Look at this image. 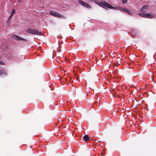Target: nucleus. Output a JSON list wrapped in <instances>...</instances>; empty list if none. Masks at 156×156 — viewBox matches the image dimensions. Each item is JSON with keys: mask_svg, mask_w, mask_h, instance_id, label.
I'll return each instance as SVG.
<instances>
[{"mask_svg": "<svg viewBox=\"0 0 156 156\" xmlns=\"http://www.w3.org/2000/svg\"><path fill=\"white\" fill-rule=\"evenodd\" d=\"M26 31L30 34L41 36L42 35L41 32L39 31L35 28H29L27 29Z\"/></svg>", "mask_w": 156, "mask_h": 156, "instance_id": "2", "label": "nucleus"}, {"mask_svg": "<svg viewBox=\"0 0 156 156\" xmlns=\"http://www.w3.org/2000/svg\"><path fill=\"white\" fill-rule=\"evenodd\" d=\"M58 17L63 18H65V16L64 15L59 14Z\"/></svg>", "mask_w": 156, "mask_h": 156, "instance_id": "13", "label": "nucleus"}, {"mask_svg": "<svg viewBox=\"0 0 156 156\" xmlns=\"http://www.w3.org/2000/svg\"><path fill=\"white\" fill-rule=\"evenodd\" d=\"M62 50L61 49V48H59V51H61Z\"/></svg>", "mask_w": 156, "mask_h": 156, "instance_id": "21", "label": "nucleus"}, {"mask_svg": "<svg viewBox=\"0 0 156 156\" xmlns=\"http://www.w3.org/2000/svg\"><path fill=\"white\" fill-rule=\"evenodd\" d=\"M80 95H79V98H85V94L83 93L81 90H80L79 91Z\"/></svg>", "mask_w": 156, "mask_h": 156, "instance_id": "6", "label": "nucleus"}, {"mask_svg": "<svg viewBox=\"0 0 156 156\" xmlns=\"http://www.w3.org/2000/svg\"><path fill=\"white\" fill-rule=\"evenodd\" d=\"M148 9V6L147 5H145L143 7L141 10V11L142 12H145V10L147 9Z\"/></svg>", "mask_w": 156, "mask_h": 156, "instance_id": "10", "label": "nucleus"}, {"mask_svg": "<svg viewBox=\"0 0 156 156\" xmlns=\"http://www.w3.org/2000/svg\"><path fill=\"white\" fill-rule=\"evenodd\" d=\"M155 16V15L153 14L147 13L146 16V18L149 19H151L153 18Z\"/></svg>", "mask_w": 156, "mask_h": 156, "instance_id": "5", "label": "nucleus"}, {"mask_svg": "<svg viewBox=\"0 0 156 156\" xmlns=\"http://www.w3.org/2000/svg\"><path fill=\"white\" fill-rule=\"evenodd\" d=\"M59 47H60V48H61V47H62V46H59Z\"/></svg>", "mask_w": 156, "mask_h": 156, "instance_id": "23", "label": "nucleus"}, {"mask_svg": "<svg viewBox=\"0 0 156 156\" xmlns=\"http://www.w3.org/2000/svg\"><path fill=\"white\" fill-rule=\"evenodd\" d=\"M83 139L85 140L86 142L90 141V138L87 135H85L83 136Z\"/></svg>", "mask_w": 156, "mask_h": 156, "instance_id": "8", "label": "nucleus"}, {"mask_svg": "<svg viewBox=\"0 0 156 156\" xmlns=\"http://www.w3.org/2000/svg\"><path fill=\"white\" fill-rule=\"evenodd\" d=\"M12 37L13 39H16L18 40H23L24 39L22 37H20L19 36L17 35H13L12 36Z\"/></svg>", "mask_w": 156, "mask_h": 156, "instance_id": "4", "label": "nucleus"}, {"mask_svg": "<svg viewBox=\"0 0 156 156\" xmlns=\"http://www.w3.org/2000/svg\"><path fill=\"white\" fill-rule=\"evenodd\" d=\"M98 5L99 6H101L105 8V7L112 9H114L116 8V9H118L119 10L121 9H122L121 8L118 7H115L113 6H112L111 5L109 4L106 3L105 1H103L102 2H101L100 3H98Z\"/></svg>", "mask_w": 156, "mask_h": 156, "instance_id": "1", "label": "nucleus"}, {"mask_svg": "<svg viewBox=\"0 0 156 156\" xmlns=\"http://www.w3.org/2000/svg\"><path fill=\"white\" fill-rule=\"evenodd\" d=\"M21 0H18V2H20L21 1Z\"/></svg>", "mask_w": 156, "mask_h": 156, "instance_id": "20", "label": "nucleus"}, {"mask_svg": "<svg viewBox=\"0 0 156 156\" xmlns=\"http://www.w3.org/2000/svg\"><path fill=\"white\" fill-rule=\"evenodd\" d=\"M0 64L3 65L4 64V63L0 61Z\"/></svg>", "mask_w": 156, "mask_h": 156, "instance_id": "18", "label": "nucleus"}, {"mask_svg": "<svg viewBox=\"0 0 156 156\" xmlns=\"http://www.w3.org/2000/svg\"><path fill=\"white\" fill-rule=\"evenodd\" d=\"M123 11L126 12L129 15H131L132 13L131 12V11L129 10L128 9H127L126 8H124L122 9Z\"/></svg>", "mask_w": 156, "mask_h": 156, "instance_id": "9", "label": "nucleus"}, {"mask_svg": "<svg viewBox=\"0 0 156 156\" xmlns=\"http://www.w3.org/2000/svg\"><path fill=\"white\" fill-rule=\"evenodd\" d=\"M147 13H140L139 15L141 17L144 18H146V16Z\"/></svg>", "mask_w": 156, "mask_h": 156, "instance_id": "11", "label": "nucleus"}, {"mask_svg": "<svg viewBox=\"0 0 156 156\" xmlns=\"http://www.w3.org/2000/svg\"><path fill=\"white\" fill-rule=\"evenodd\" d=\"M76 79H77V80H78V78H76Z\"/></svg>", "mask_w": 156, "mask_h": 156, "instance_id": "24", "label": "nucleus"}, {"mask_svg": "<svg viewBox=\"0 0 156 156\" xmlns=\"http://www.w3.org/2000/svg\"><path fill=\"white\" fill-rule=\"evenodd\" d=\"M103 153H104V154L105 153V152H104V149H103V150H102V152L101 153H102V155H103L102 154Z\"/></svg>", "mask_w": 156, "mask_h": 156, "instance_id": "19", "label": "nucleus"}, {"mask_svg": "<svg viewBox=\"0 0 156 156\" xmlns=\"http://www.w3.org/2000/svg\"><path fill=\"white\" fill-rule=\"evenodd\" d=\"M11 17H10V16L9 17V18L8 19L7 21L8 22H9L10 21Z\"/></svg>", "mask_w": 156, "mask_h": 156, "instance_id": "17", "label": "nucleus"}, {"mask_svg": "<svg viewBox=\"0 0 156 156\" xmlns=\"http://www.w3.org/2000/svg\"><path fill=\"white\" fill-rule=\"evenodd\" d=\"M127 1V0H122V2L123 3H126Z\"/></svg>", "mask_w": 156, "mask_h": 156, "instance_id": "15", "label": "nucleus"}, {"mask_svg": "<svg viewBox=\"0 0 156 156\" xmlns=\"http://www.w3.org/2000/svg\"><path fill=\"white\" fill-rule=\"evenodd\" d=\"M118 65H119L120 64L119 63H118Z\"/></svg>", "mask_w": 156, "mask_h": 156, "instance_id": "22", "label": "nucleus"}, {"mask_svg": "<svg viewBox=\"0 0 156 156\" xmlns=\"http://www.w3.org/2000/svg\"><path fill=\"white\" fill-rule=\"evenodd\" d=\"M79 3L83 5L85 7H87L88 8H90V5H89L86 2L82 1L81 0H78Z\"/></svg>", "mask_w": 156, "mask_h": 156, "instance_id": "3", "label": "nucleus"}, {"mask_svg": "<svg viewBox=\"0 0 156 156\" xmlns=\"http://www.w3.org/2000/svg\"><path fill=\"white\" fill-rule=\"evenodd\" d=\"M50 14L52 16L56 17H58L59 13L54 11H52L50 12Z\"/></svg>", "mask_w": 156, "mask_h": 156, "instance_id": "7", "label": "nucleus"}, {"mask_svg": "<svg viewBox=\"0 0 156 156\" xmlns=\"http://www.w3.org/2000/svg\"><path fill=\"white\" fill-rule=\"evenodd\" d=\"M132 35L133 37H134L136 35L135 34L133 31L132 33Z\"/></svg>", "mask_w": 156, "mask_h": 156, "instance_id": "16", "label": "nucleus"}, {"mask_svg": "<svg viewBox=\"0 0 156 156\" xmlns=\"http://www.w3.org/2000/svg\"><path fill=\"white\" fill-rule=\"evenodd\" d=\"M4 73V70L0 69V75H2Z\"/></svg>", "mask_w": 156, "mask_h": 156, "instance_id": "14", "label": "nucleus"}, {"mask_svg": "<svg viewBox=\"0 0 156 156\" xmlns=\"http://www.w3.org/2000/svg\"><path fill=\"white\" fill-rule=\"evenodd\" d=\"M15 13V10L14 9H13L12 10V11L10 13V17H12Z\"/></svg>", "mask_w": 156, "mask_h": 156, "instance_id": "12", "label": "nucleus"}]
</instances>
